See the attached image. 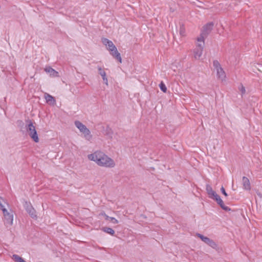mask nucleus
<instances>
[{
	"label": "nucleus",
	"instance_id": "f257e3e1",
	"mask_svg": "<svg viewBox=\"0 0 262 262\" xmlns=\"http://www.w3.org/2000/svg\"><path fill=\"white\" fill-rule=\"evenodd\" d=\"M88 158L90 160L94 161L101 167L113 168L116 165L113 159L100 150L96 151L93 154L89 155Z\"/></svg>",
	"mask_w": 262,
	"mask_h": 262
},
{
	"label": "nucleus",
	"instance_id": "f03ea898",
	"mask_svg": "<svg viewBox=\"0 0 262 262\" xmlns=\"http://www.w3.org/2000/svg\"><path fill=\"white\" fill-rule=\"evenodd\" d=\"M6 203L5 200L0 196V209L2 210L4 217V223L6 226H12L13 221V211L10 210L8 211L6 208H5L3 204Z\"/></svg>",
	"mask_w": 262,
	"mask_h": 262
},
{
	"label": "nucleus",
	"instance_id": "7ed1b4c3",
	"mask_svg": "<svg viewBox=\"0 0 262 262\" xmlns=\"http://www.w3.org/2000/svg\"><path fill=\"white\" fill-rule=\"evenodd\" d=\"M102 42L103 44L106 47V48L110 51L111 55L121 63L122 58L121 55L118 52L117 48L114 45L113 42L106 38H102Z\"/></svg>",
	"mask_w": 262,
	"mask_h": 262
},
{
	"label": "nucleus",
	"instance_id": "20e7f679",
	"mask_svg": "<svg viewBox=\"0 0 262 262\" xmlns=\"http://www.w3.org/2000/svg\"><path fill=\"white\" fill-rule=\"evenodd\" d=\"M28 124L26 125V130L28 132L29 135L35 142H38L39 138L35 126L31 120H28Z\"/></svg>",
	"mask_w": 262,
	"mask_h": 262
},
{
	"label": "nucleus",
	"instance_id": "39448f33",
	"mask_svg": "<svg viewBox=\"0 0 262 262\" xmlns=\"http://www.w3.org/2000/svg\"><path fill=\"white\" fill-rule=\"evenodd\" d=\"M75 126L79 129V130L84 134V138L90 141L92 138V135L91 134L90 130L79 121H75Z\"/></svg>",
	"mask_w": 262,
	"mask_h": 262
},
{
	"label": "nucleus",
	"instance_id": "423d86ee",
	"mask_svg": "<svg viewBox=\"0 0 262 262\" xmlns=\"http://www.w3.org/2000/svg\"><path fill=\"white\" fill-rule=\"evenodd\" d=\"M213 23H209L206 24L203 28L200 36L197 38V41L203 40L211 32L213 29Z\"/></svg>",
	"mask_w": 262,
	"mask_h": 262
},
{
	"label": "nucleus",
	"instance_id": "0eeeda50",
	"mask_svg": "<svg viewBox=\"0 0 262 262\" xmlns=\"http://www.w3.org/2000/svg\"><path fill=\"white\" fill-rule=\"evenodd\" d=\"M213 64L214 68L216 71L218 78L221 79L222 81L225 80L226 74L219 62L217 60H214Z\"/></svg>",
	"mask_w": 262,
	"mask_h": 262
},
{
	"label": "nucleus",
	"instance_id": "6e6552de",
	"mask_svg": "<svg viewBox=\"0 0 262 262\" xmlns=\"http://www.w3.org/2000/svg\"><path fill=\"white\" fill-rule=\"evenodd\" d=\"M197 236L212 248L217 249V245L213 240L200 233L197 234Z\"/></svg>",
	"mask_w": 262,
	"mask_h": 262
},
{
	"label": "nucleus",
	"instance_id": "1a4fd4ad",
	"mask_svg": "<svg viewBox=\"0 0 262 262\" xmlns=\"http://www.w3.org/2000/svg\"><path fill=\"white\" fill-rule=\"evenodd\" d=\"M24 206L27 213L30 215V216L32 218H37L36 210L33 207L32 205L30 202L25 201L24 204Z\"/></svg>",
	"mask_w": 262,
	"mask_h": 262
},
{
	"label": "nucleus",
	"instance_id": "9d476101",
	"mask_svg": "<svg viewBox=\"0 0 262 262\" xmlns=\"http://www.w3.org/2000/svg\"><path fill=\"white\" fill-rule=\"evenodd\" d=\"M206 191L208 194L209 198L215 200L219 195L214 191L211 186L208 184L206 185Z\"/></svg>",
	"mask_w": 262,
	"mask_h": 262
},
{
	"label": "nucleus",
	"instance_id": "9b49d317",
	"mask_svg": "<svg viewBox=\"0 0 262 262\" xmlns=\"http://www.w3.org/2000/svg\"><path fill=\"white\" fill-rule=\"evenodd\" d=\"M214 200L223 210L226 211L231 210V209L229 207L226 206L224 205V202L221 199L220 196H217Z\"/></svg>",
	"mask_w": 262,
	"mask_h": 262
},
{
	"label": "nucleus",
	"instance_id": "f8f14e48",
	"mask_svg": "<svg viewBox=\"0 0 262 262\" xmlns=\"http://www.w3.org/2000/svg\"><path fill=\"white\" fill-rule=\"evenodd\" d=\"M45 71L50 74V76L53 77H57L59 76L58 72L50 67H46Z\"/></svg>",
	"mask_w": 262,
	"mask_h": 262
},
{
	"label": "nucleus",
	"instance_id": "ddd939ff",
	"mask_svg": "<svg viewBox=\"0 0 262 262\" xmlns=\"http://www.w3.org/2000/svg\"><path fill=\"white\" fill-rule=\"evenodd\" d=\"M99 74L102 76L104 83L106 85L108 84V80L106 77V74L105 71L101 68L100 67H98L97 68Z\"/></svg>",
	"mask_w": 262,
	"mask_h": 262
},
{
	"label": "nucleus",
	"instance_id": "4468645a",
	"mask_svg": "<svg viewBox=\"0 0 262 262\" xmlns=\"http://www.w3.org/2000/svg\"><path fill=\"white\" fill-rule=\"evenodd\" d=\"M243 184L244 188L246 190H249L251 189L250 183L249 180L246 177H243Z\"/></svg>",
	"mask_w": 262,
	"mask_h": 262
},
{
	"label": "nucleus",
	"instance_id": "2eb2a0df",
	"mask_svg": "<svg viewBox=\"0 0 262 262\" xmlns=\"http://www.w3.org/2000/svg\"><path fill=\"white\" fill-rule=\"evenodd\" d=\"M203 51L202 49L195 48L193 50L194 58L197 59H199L202 55Z\"/></svg>",
	"mask_w": 262,
	"mask_h": 262
},
{
	"label": "nucleus",
	"instance_id": "dca6fc26",
	"mask_svg": "<svg viewBox=\"0 0 262 262\" xmlns=\"http://www.w3.org/2000/svg\"><path fill=\"white\" fill-rule=\"evenodd\" d=\"M45 98L47 103H50V104H54L55 102V100L54 98L49 94L46 93L45 94Z\"/></svg>",
	"mask_w": 262,
	"mask_h": 262
},
{
	"label": "nucleus",
	"instance_id": "f3484780",
	"mask_svg": "<svg viewBox=\"0 0 262 262\" xmlns=\"http://www.w3.org/2000/svg\"><path fill=\"white\" fill-rule=\"evenodd\" d=\"M101 230L103 232L107 233L108 234H110L112 235H114L115 234L114 230L112 228H110V227H104L102 228Z\"/></svg>",
	"mask_w": 262,
	"mask_h": 262
},
{
	"label": "nucleus",
	"instance_id": "a211bd4d",
	"mask_svg": "<svg viewBox=\"0 0 262 262\" xmlns=\"http://www.w3.org/2000/svg\"><path fill=\"white\" fill-rule=\"evenodd\" d=\"M102 215H103L105 217V219L106 220H111L113 223L114 224H117L118 223V221L117 219H116L114 217H110L107 215H106L104 212L101 213Z\"/></svg>",
	"mask_w": 262,
	"mask_h": 262
},
{
	"label": "nucleus",
	"instance_id": "6ab92c4d",
	"mask_svg": "<svg viewBox=\"0 0 262 262\" xmlns=\"http://www.w3.org/2000/svg\"><path fill=\"white\" fill-rule=\"evenodd\" d=\"M12 258L15 262H26L22 257L17 254H13Z\"/></svg>",
	"mask_w": 262,
	"mask_h": 262
},
{
	"label": "nucleus",
	"instance_id": "aec40b11",
	"mask_svg": "<svg viewBox=\"0 0 262 262\" xmlns=\"http://www.w3.org/2000/svg\"><path fill=\"white\" fill-rule=\"evenodd\" d=\"M179 33L181 36H185L186 35L185 28L183 24H180Z\"/></svg>",
	"mask_w": 262,
	"mask_h": 262
},
{
	"label": "nucleus",
	"instance_id": "412c9836",
	"mask_svg": "<svg viewBox=\"0 0 262 262\" xmlns=\"http://www.w3.org/2000/svg\"><path fill=\"white\" fill-rule=\"evenodd\" d=\"M199 42L196 44V48H199L203 50L205 42L204 39L203 40L198 41Z\"/></svg>",
	"mask_w": 262,
	"mask_h": 262
},
{
	"label": "nucleus",
	"instance_id": "4be33fe9",
	"mask_svg": "<svg viewBox=\"0 0 262 262\" xmlns=\"http://www.w3.org/2000/svg\"><path fill=\"white\" fill-rule=\"evenodd\" d=\"M159 87L163 92L165 93L167 91V88L163 81H161L160 83Z\"/></svg>",
	"mask_w": 262,
	"mask_h": 262
},
{
	"label": "nucleus",
	"instance_id": "5701e85b",
	"mask_svg": "<svg viewBox=\"0 0 262 262\" xmlns=\"http://www.w3.org/2000/svg\"><path fill=\"white\" fill-rule=\"evenodd\" d=\"M221 191L222 192V193L225 196H228V194L227 193H226V191H225V188H224L223 186H222L221 188Z\"/></svg>",
	"mask_w": 262,
	"mask_h": 262
},
{
	"label": "nucleus",
	"instance_id": "b1692460",
	"mask_svg": "<svg viewBox=\"0 0 262 262\" xmlns=\"http://www.w3.org/2000/svg\"><path fill=\"white\" fill-rule=\"evenodd\" d=\"M240 91H241L242 95H243V94H244L245 93L246 90H245V87L243 85L241 86V88L240 89Z\"/></svg>",
	"mask_w": 262,
	"mask_h": 262
}]
</instances>
